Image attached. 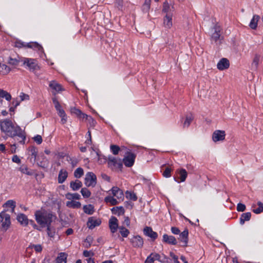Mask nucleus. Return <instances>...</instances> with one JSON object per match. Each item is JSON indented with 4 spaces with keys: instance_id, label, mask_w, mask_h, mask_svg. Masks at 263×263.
Wrapping results in <instances>:
<instances>
[{
    "instance_id": "f257e3e1",
    "label": "nucleus",
    "mask_w": 263,
    "mask_h": 263,
    "mask_svg": "<svg viewBox=\"0 0 263 263\" xmlns=\"http://www.w3.org/2000/svg\"><path fill=\"white\" fill-rule=\"evenodd\" d=\"M0 129L2 133L7 136L14 138L18 137L20 140V143L24 144L26 140V134L24 130L10 119H5L0 121Z\"/></svg>"
},
{
    "instance_id": "f03ea898",
    "label": "nucleus",
    "mask_w": 263,
    "mask_h": 263,
    "mask_svg": "<svg viewBox=\"0 0 263 263\" xmlns=\"http://www.w3.org/2000/svg\"><path fill=\"white\" fill-rule=\"evenodd\" d=\"M34 217L37 223L42 228L51 225L53 219L56 217L51 211L43 208L35 212Z\"/></svg>"
},
{
    "instance_id": "7ed1b4c3",
    "label": "nucleus",
    "mask_w": 263,
    "mask_h": 263,
    "mask_svg": "<svg viewBox=\"0 0 263 263\" xmlns=\"http://www.w3.org/2000/svg\"><path fill=\"white\" fill-rule=\"evenodd\" d=\"M23 65L34 73L40 69L37 60L34 59L24 58L23 59Z\"/></svg>"
},
{
    "instance_id": "20e7f679",
    "label": "nucleus",
    "mask_w": 263,
    "mask_h": 263,
    "mask_svg": "<svg viewBox=\"0 0 263 263\" xmlns=\"http://www.w3.org/2000/svg\"><path fill=\"white\" fill-rule=\"evenodd\" d=\"M0 222L2 223V230L4 232L7 231L11 225L10 215L5 212H2L0 213Z\"/></svg>"
},
{
    "instance_id": "39448f33",
    "label": "nucleus",
    "mask_w": 263,
    "mask_h": 263,
    "mask_svg": "<svg viewBox=\"0 0 263 263\" xmlns=\"http://www.w3.org/2000/svg\"><path fill=\"white\" fill-rule=\"evenodd\" d=\"M96 175L91 172H87L84 178V183L87 187H95L97 184Z\"/></svg>"
},
{
    "instance_id": "423d86ee",
    "label": "nucleus",
    "mask_w": 263,
    "mask_h": 263,
    "mask_svg": "<svg viewBox=\"0 0 263 263\" xmlns=\"http://www.w3.org/2000/svg\"><path fill=\"white\" fill-rule=\"evenodd\" d=\"M136 157V154L127 152L123 159V162L126 167H131L135 163Z\"/></svg>"
},
{
    "instance_id": "0eeeda50",
    "label": "nucleus",
    "mask_w": 263,
    "mask_h": 263,
    "mask_svg": "<svg viewBox=\"0 0 263 263\" xmlns=\"http://www.w3.org/2000/svg\"><path fill=\"white\" fill-rule=\"evenodd\" d=\"M108 165L112 169L118 168L120 170H121L123 166L121 160H118L112 156H109L108 157Z\"/></svg>"
},
{
    "instance_id": "6e6552de",
    "label": "nucleus",
    "mask_w": 263,
    "mask_h": 263,
    "mask_svg": "<svg viewBox=\"0 0 263 263\" xmlns=\"http://www.w3.org/2000/svg\"><path fill=\"white\" fill-rule=\"evenodd\" d=\"M187 176V173L184 168L177 170L176 171L175 175L174 176V180L180 183L185 181Z\"/></svg>"
},
{
    "instance_id": "1a4fd4ad",
    "label": "nucleus",
    "mask_w": 263,
    "mask_h": 263,
    "mask_svg": "<svg viewBox=\"0 0 263 263\" xmlns=\"http://www.w3.org/2000/svg\"><path fill=\"white\" fill-rule=\"evenodd\" d=\"M130 242L134 248H142L143 246V239L140 235L133 236L130 239Z\"/></svg>"
},
{
    "instance_id": "9d476101",
    "label": "nucleus",
    "mask_w": 263,
    "mask_h": 263,
    "mask_svg": "<svg viewBox=\"0 0 263 263\" xmlns=\"http://www.w3.org/2000/svg\"><path fill=\"white\" fill-rule=\"evenodd\" d=\"M189 231L187 229H184V230L179 234L178 240L181 243V246L183 247H185L187 246L189 240Z\"/></svg>"
},
{
    "instance_id": "9b49d317",
    "label": "nucleus",
    "mask_w": 263,
    "mask_h": 263,
    "mask_svg": "<svg viewBox=\"0 0 263 263\" xmlns=\"http://www.w3.org/2000/svg\"><path fill=\"white\" fill-rule=\"evenodd\" d=\"M71 112L72 114H75L80 119H86L89 121L91 120L92 122L95 121L91 116H88L87 115L83 113L79 109H78L76 107L71 108Z\"/></svg>"
},
{
    "instance_id": "f8f14e48",
    "label": "nucleus",
    "mask_w": 263,
    "mask_h": 263,
    "mask_svg": "<svg viewBox=\"0 0 263 263\" xmlns=\"http://www.w3.org/2000/svg\"><path fill=\"white\" fill-rule=\"evenodd\" d=\"M226 133L224 130H216L212 135V139L215 142L223 141L224 140Z\"/></svg>"
},
{
    "instance_id": "ddd939ff",
    "label": "nucleus",
    "mask_w": 263,
    "mask_h": 263,
    "mask_svg": "<svg viewBox=\"0 0 263 263\" xmlns=\"http://www.w3.org/2000/svg\"><path fill=\"white\" fill-rule=\"evenodd\" d=\"M143 234L145 236L150 237L153 241L156 240L158 237L157 233L154 231L150 227H145L143 229Z\"/></svg>"
},
{
    "instance_id": "4468645a",
    "label": "nucleus",
    "mask_w": 263,
    "mask_h": 263,
    "mask_svg": "<svg viewBox=\"0 0 263 263\" xmlns=\"http://www.w3.org/2000/svg\"><path fill=\"white\" fill-rule=\"evenodd\" d=\"M175 10L174 5H170L167 1H165L163 4L162 12L167 14L173 15V12Z\"/></svg>"
},
{
    "instance_id": "2eb2a0df",
    "label": "nucleus",
    "mask_w": 263,
    "mask_h": 263,
    "mask_svg": "<svg viewBox=\"0 0 263 263\" xmlns=\"http://www.w3.org/2000/svg\"><path fill=\"white\" fill-rule=\"evenodd\" d=\"M101 223V220L99 218L91 217L88 218L87 225L89 229H93L96 227L100 226Z\"/></svg>"
},
{
    "instance_id": "dca6fc26",
    "label": "nucleus",
    "mask_w": 263,
    "mask_h": 263,
    "mask_svg": "<svg viewBox=\"0 0 263 263\" xmlns=\"http://www.w3.org/2000/svg\"><path fill=\"white\" fill-rule=\"evenodd\" d=\"M109 227L110 231L112 233H115L119 228L118 220L117 218L114 216H111L109 220Z\"/></svg>"
},
{
    "instance_id": "f3484780",
    "label": "nucleus",
    "mask_w": 263,
    "mask_h": 263,
    "mask_svg": "<svg viewBox=\"0 0 263 263\" xmlns=\"http://www.w3.org/2000/svg\"><path fill=\"white\" fill-rule=\"evenodd\" d=\"M49 86L53 90L52 93L54 95H55L58 92L64 90L62 86L55 81H51Z\"/></svg>"
},
{
    "instance_id": "a211bd4d",
    "label": "nucleus",
    "mask_w": 263,
    "mask_h": 263,
    "mask_svg": "<svg viewBox=\"0 0 263 263\" xmlns=\"http://www.w3.org/2000/svg\"><path fill=\"white\" fill-rule=\"evenodd\" d=\"M213 29L214 32L212 34L211 39L216 42L218 40H220L221 29L220 26L217 25H215Z\"/></svg>"
},
{
    "instance_id": "6ab92c4d",
    "label": "nucleus",
    "mask_w": 263,
    "mask_h": 263,
    "mask_svg": "<svg viewBox=\"0 0 263 263\" xmlns=\"http://www.w3.org/2000/svg\"><path fill=\"white\" fill-rule=\"evenodd\" d=\"M230 66L229 61L226 58H222L217 64V68L220 70H223L228 69Z\"/></svg>"
},
{
    "instance_id": "aec40b11",
    "label": "nucleus",
    "mask_w": 263,
    "mask_h": 263,
    "mask_svg": "<svg viewBox=\"0 0 263 263\" xmlns=\"http://www.w3.org/2000/svg\"><path fill=\"white\" fill-rule=\"evenodd\" d=\"M162 241L163 242L172 245H176L177 243V241L176 238L173 235H168L164 234L162 236Z\"/></svg>"
},
{
    "instance_id": "412c9836",
    "label": "nucleus",
    "mask_w": 263,
    "mask_h": 263,
    "mask_svg": "<svg viewBox=\"0 0 263 263\" xmlns=\"http://www.w3.org/2000/svg\"><path fill=\"white\" fill-rule=\"evenodd\" d=\"M110 191L114 196L116 197L119 200H123L124 194L122 190L117 186H113Z\"/></svg>"
},
{
    "instance_id": "4be33fe9",
    "label": "nucleus",
    "mask_w": 263,
    "mask_h": 263,
    "mask_svg": "<svg viewBox=\"0 0 263 263\" xmlns=\"http://www.w3.org/2000/svg\"><path fill=\"white\" fill-rule=\"evenodd\" d=\"M68 172L65 169H61L59 171L58 177V181L60 184H62L65 181L68 177Z\"/></svg>"
},
{
    "instance_id": "5701e85b",
    "label": "nucleus",
    "mask_w": 263,
    "mask_h": 263,
    "mask_svg": "<svg viewBox=\"0 0 263 263\" xmlns=\"http://www.w3.org/2000/svg\"><path fill=\"white\" fill-rule=\"evenodd\" d=\"M17 220L23 226H27L29 224V219L27 216L23 213L18 214L16 217Z\"/></svg>"
},
{
    "instance_id": "b1692460",
    "label": "nucleus",
    "mask_w": 263,
    "mask_h": 263,
    "mask_svg": "<svg viewBox=\"0 0 263 263\" xmlns=\"http://www.w3.org/2000/svg\"><path fill=\"white\" fill-rule=\"evenodd\" d=\"M155 260L161 261L160 255L158 253H152L147 257L145 263H154Z\"/></svg>"
},
{
    "instance_id": "393cba45",
    "label": "nucleus",
    "mask_w": 263,
    "mask_h": 263,
    "mask_svg": "<svg viewBox=\"0 0 263 263\" xmlns=\"http://www.w3.org/2000/svg\"><path fill=\"white\" fill-rule=\"evenodd\" d=\"M24 58L20 57L17 56L16 58H13L12 57H9L8 60V63L9 65H11L13 66H17L19 65L20 62L23 63V59Z\"/></svg>"
},
{
    "instance_id": "a878e982",
    "label": "nucleus",
    "mask_w": 263,
    "mask_h": 263,
    "mask_svg": "<svg viewBox=\"0 0 263 263\" xmlns=\"http://www.w3.org/2000/svg\"><path fill=\"white\" fill-rule=\"evenodd\" d=\"M172 17L173 15L171 14H167L163 17V24L166 28L170 29L172 27Z\"/></svg>"
},
{
    "instance_id": "bb28decb",
    "label": "nucleus",
    "mask_w": 263,
    "mask_h": 263,
    "mask_svg": "<svg viewBox=\"0 0 263 263\" xmlns=\"http://www.w3.org/2000/svg\"><path fill=\"white\" fill-rule=\"evenodd\" d=\"M82 182L78 179L74 181H71L70 182V187L74 191L79 190L82 187Z\"/></svg>"
},
{
    "instance_id": "cd10ccee",
    "label": "nucleus",
    "mask_w": 263,
    "mask_h": 263,
    "mask_svg": "<svg viewBox=\"0 0 263 263\" xmlns=\"http://www.w3.org/2000/svg\"><path fill=\"white\" fill-rule=\"evenodd\" d=\"M260 16L258 15H254L250 22L249 27L252 29H256L257 27L258 22Z\"/></svg>"
},
{
    "instance_id": "c85d7f7f",
    "label": "nucleus",
    "mask_w": 263,
    "mask_h": 263,
    "mask_svg": "<svg viewBox=\"0 0 263 263\" xmlns=\"http://www.w3.org/2000/svg\"><path fill=\"white\" fill-rule=\"evenodd\" d=\"M67 256L68 255L66 253H60L56 259V263H66Z\"/></svg>"
},
{
    "instance_id": "c756f323",
    "label": "nucleus",
    "mask_w": 263,
    "mask_h": 263,
    "mask_svg": "<svg viewBox=\"0 0 263 263\" xmlns=\"http://www.w3.org/2000/svg\"><path fill=\"white\" fill-rule=\"evenodd\" d=\"M111 211L113 214L118 216L122 215L125 213L124 209L123 206H115L111 209Z\"/></svg>"
},
{
    "instance_id": "7c9ffc66",
    "label": "nucleus",
    "mask_w": 263,
    "mask_h": 263,
    "mask_svg": "<svg viewBox=\"0 0 263 263\" xmlns=\"http://www.w3.org/2000/svg\"><path fill=\"white\" fill-rule=\"evenodd\" d=\"M34 249L36 253H41L42 251L43 247L40 244H30V245L27 248L26 251H28L29 250Z\"/></svg>"
},
{
    "instance_id": "2f4dec72",
    "label": "nucleus",
    "mask_w": 263,
    "mask_h": 263,
    "mask_svg": "<svg viewBox=\"0 0 263 263\" xmlns=\"http://www.w3.org/2000/svg\"><path fill=\"white\" fill-rule=\"evenodd\" d=\"M52 100L54 105L55 108L58 111V115L60 114L61 111H64V110L62 109V106L56 97H53L52 98Z\"/></svg>"
},
{
    "instance_id": "473e14b6",
    "label": "nucleus",
    "mask_w": 263,
    "mask_h": 263,
    "mask_svg": "<svg viewBox=\"0 0 263 263\" xmlns=\"http://www.w3.org/2000/svg\"><path fill=\"white\" fill-rule=\"evenodd\" d=\"M10 70L11 69L9 67L5 64L0 63V74L6 75L10 71Z\"/></svg>"
},
{
    "instance_id": "72a5a7b5",
    "label": "nucleus",
    "mask_w": 263,
    "mask_h": 263,
    "mask_svg": "<svg viewBox=\"0 0 263 263\" xmlns=\"http://www.w3.org/2000/svg\"><path fill=\"white\" fill-rule=\"evenodd\" d=\"M66 206L70 208L79 209L81 207V204L79 201L71 200L66 202Z\"/></svg>"
},
{
    "instance_id": "f704fd0d",
    "label": "nucleus",
    "mask_w": 263,
    "mask_h": 263,
    "mask_svg": "<svg viewBox=\"0 0 263 263\" xmlns=\"http://www.w3.org/2000/svg\"><path fill=\"white\" fill-rule=\"evenodd\" d=\"M251 217V213L250 212H247L241 214L240 218V223L243 224L246 221L250 220Z\"/></svg>"
},
{
    "instance_id": "c9c22d12",
    "label": "nucleus",
    "mask_w": 263,
    "mask_h": 263,
    "mask_svg": "<svg viewBox=\"0 0 263 263\" xmlns=\"http://www.w3.org/2000/svg\"><path fill=\"white\" fill-rule=\"evenodd\" d=\"M26 46L27 48H33L34 49H36L38 51H42L43 50V48L42 47V46L41 45H39L36 42L27 43Z\"/></svg>"
},
{
    "instance_id": "e433bc0d",
    "label": "nucleus",
    "mask_w": 263,
    "mask_h": 263,
    "mask_svg": "<svg viewBox=\"0 0 263 263\" xmlns=\"http://www.w3.org/2000/svg\"><path fill=\"white\" fill-rule=\"evenodd\" d=\"M0 98L5 99L7 101H10L12 99L10 93L2 89H0Z\"/></svg>"
},
{
    "instance_id": "4c0bfd02",
    "label": "nucleus",
    "mask_w": 263,
    "mask_h": 263,
    "mask_svg": "<svg viewBox=\"0 0 263 263\" xmlns=\"http://www.w3.org/2000/svg\"><path fill=\"white\" fill-rule=\"evenodd\" d=\"M84 212L88 215H92L94 212V206L92 204H87L83 206Z\"/></svg>"
},
{
    "instance_id": "58836bf2",
    "label": "nucleus",
    "mask_w": 263,
    "mask_h": 263,
    "mask_svg": "<svg viewBox=\"0 0 263 263\" xmlns=\"http://www.w3.org/2000/svg\"><path fill=\"white\" fill-rule=\"evenodd\" d=\"M194 117L192 114H190L189 115H187L185 117V121L183 123V127H188L191 124V122L193 120Z\"/></svg>"
},
{
    "instance_id": "ea45409f",
    "label": "nucleus",
    "mask_w": 263,
    "mask_h": 263,
    "mask_svg": "<svg viewBox=\"0 0 263 263\" xmlns=\"http://www.w3.org/2000/svg\"><path fill=\"white\" fill-rule=\"evenodd\" d=\"M104 201L106 203H109L111 205H115L119 203V202L114 197L108 196L104 199Z\"/></svg>"
},
{
    "instance_id": "a19ab883",
    "label": "nucleus",
    "mask_w": 263,
    "mask_h": 263,
    "mask_svg": "<svg viewBox=\"0 0 263 263\" xmlns=\"http://www.w3.org/2000/svg\"><path fill=\"white\" fill-rule=\"evenodd\" d=\"M151 4V0H145L144 3L142 7V11L144 13L148 12Z\"/></svg>"
},
{
    "instance_id": "79ce46f5",
    "label": "nucleus",
    "mask_w": 263,
    "mask_h": 263,
    "mask_svg": "<svg viewBox=\"0 0 263 263\" xmlns=\"http://www.w3.org/2000/svg\"><path fill=\"white\" fill-rule=\"evenodd\" d=\"M260 55L257 54L255 55L253 60V62H252V68H253L254 69H257L258 64H259V62L260 60Z\"/></svg>"
},
{
    "instance_id": "37998d69",
    "label": "nucleus",
    "mask_w": 263,
    "mask_h": 263,
    "mask_svg": "<svg viewBox=\"0 0 263 263\" xmlns=\"http://www.w3.org/2000/svg\"><path fill=\"white\" fill-rule=\"evenodd\" d=\"M119 232L123 237H127L129 234V231L123 226L119 227Z\"/></svg>"
},
{
    "instance_id": "c03bdc74",
    "label": "nucleus",
    "mask_w": 263,
    "mask_h": 263,
    "mask_svg": "<svg viewBox=\"0 0 263 263\" xmlns=\"http://www.w3.org/2000/svg\"><path fill=\"white\" fill-rule=\"evenodd\" d=\"M3 206L6 208H10L13 211H14L16 206V202L13 200H9L4 203Z\"/></svg>"
},
{
    "instance_id": "a18cd8bd",
    "label": "nucleus",
    "mask_w": 263,
    "mask_h": 263,
    "mask_svg": "<svg viewBox=\"0 0 263 263\" xmlns=\"http://www.w3.org/2000/svg\"><path fill=\"white\" fill-rule=\"evenodd\" d=\"M84 175V171L82 167L77 168L74 172V176L76 178H80Z\"/></svg>"
},
{
    "instance_id": "49530a36",
    "label": "nucleus",
    "mask_w": 263,
    "mask_h": 263,
    "mask_svg": "<svg viewBox=\"0 0 263 263\" xmlns=\"http://www.w3.org/2000/svg\"><path fill=\"white\" fill-rule=\"evenodd\" d=\"M51 225L46 226L47 235L50 238H53L55 235V231L53 228H51Z\"/></svg>"
},
{
    "instance_id": "de8ad7c7",
    "label": "nucleus",
    "mask_w": 263,
    "mask_h": 263,
    "mask_svg": "<svg viewBox=\"0 0 263 263\" xmlns=\"http://www.w3.org/2000/svg\"><path fill=\"white\" fill-rule=\"evenodd\" d=\"M66 197L68 199H77L79 200L81 198V196L78 193H68L66 194Z\"/></svg>"
},
{
    "instance_id": "09e8293b",
    "label": "nucleus",
    "mask_w": 263,
    "mask_h": 263,
    "mask_svg": "<svg viewBox=\"0 0 263 263\" xmlns=\"http://www.w3.org/2000/svg\"><path fill=\"white\" fill-rule=\"evenodd\" d=\"M126 197L127 199L133 201H136L138 199L136 194L132 192L127 191L126 192Z\"/></svg>"
},
{
    "instance_id": "8fccbe9b",
    "label": "nucleus",
    "mask_w": 263,
    "mask_h": 263,
    "mask_svg": "<svg viewBox=\"0 0 263 263\" xmlns=\"http://www.w3.org/2000/svg\"><path fill=\"white\" fill-rule=\"evenodd\" d=\"M28 151L30 153V155L32 156V158H34V160H35L38 152L37 148L32 146L29 147Z\"/></svg>"
},
{
    "instance_id": "3c124183",
    "label": "nucleus",
    "mask_w": 263,
    "mask_h": 263,
    "mask_svg": "<svg viewBox=\"0 0 263 263\" xmlns=\"http://www.w3.org/2000/svg\"><path fill=\"white\" fill-rule=\"evenodd\" d=\"M172 170V168L170 166L165 167L162 173L163 176L165 178L170 177Z\"/></svg>"
},
{
    "instance_id": "603ef678",
    "label": "nucleus",
    "mask_w": 263,
    "mask_h": 263,
    "mask_svg": "<svg viewBox=\"0 0 263 263\" xmlns=\"http://www.w3.org/2000/svg\"><path fill=\"white\" fill-rule=\"evenodd\" d=\"M20 171L23 174L28 175H32L33 173L29 171L28 167L26 165H22L20 168Z\"/></svg>"
},
{
    "instance_id": "864d4df0",
    "label": "nucleus",
    "mask_w": 263,
    "mask_h": 263,
    "mask_svg": "<svg viewBox=\"0 0 263 263\" xmlns=\"http://www.w3.org/2000/svg\"><path fill=\"white\" fill-rule=\"evenodd\" d=\"M81 193L85 198H88L91 196L90 191L86 187L82 188Z\"/></svg>"
},
{
    "instance_id": "5fc2aeb1",
    "label": "nucleus",
    "mask_w": 263,
    "mask_h": 263,
    "mask_svg": "<svg viewBox=\"0 0 263 263\" xmlns=\"http://www.w3.org/2000/svg\"><path fill=\"white\" fill-rule=\"evenodd\" d=\"M110 148L112 153L115 155L118 154L120 150V147L116 145H111Z\"/></svg>"
},
{
    "instance_id": "6e6d98bb",
    "label": "nucleus",
    "mask_w": 263,
    "mask_h": 263,
    "mask_svg": "<svg viewBox=\"0 0 263 263\" xmlns=\"http://www.w3.org/2000/svg\"><path fill=\"white\" fill-rule=\"evenodd\" d=\"M258 207L253 210V212L255 214H260L263 211V204L261 202H258Z\"/></svg>"
},
{
    "instance_id": "4d7b16f0",
    "label": "nucleus",
    "mask_w": 263,
    "mask_h": 263,
    "mask_svg": "<svg viewBox=\"0 0 263 263\" xmlns=\"http://www.w3.org/2000/svg\"><path fill=\"white\" fill-rule=\"evenodd\" d=\"M59 116L61 118V122L62 124H65L67 122V116L64 111L60 112V114Z\"/></svg>"
},
{
    "instance_id": "13d9d810",
    "label": "nucleus",
    "mask_w": 263,
    "mask_h": 263,
    "mask_svg": "<svg viewBox=\"0 0 263 263\" xmlns=\"http://www.w3.org/2000/svg\"><path fill=\"white\" fill-rule=\"evenodd\" d=\"M246 207L244 204L239 203L237 205V211L238 212H243L246 210Z\"/></svg>"
},
{
    "instance_id": "bf43d9fd",
    "label": "nucleus",
    "mask_w": 263,
    "mask_h": 263,
    "mask_svg": "<svg viewBox=\"0 0 263 263\" xmlns=\"http://www.w3.org/2000/svg\"><path fill=\"white\" fill-rule=\"evenodd\" d=\"M47 160H44L43 161H39V162H37V165L39 166H40L42 168H46L47 167Z\"/></svg>"
},
{
    "instance_id": "052dcab7",
    "label": "nucleus",
    "mask_w": 263,
    "mask_h": 263,
    "mask_svg": "<svg viewBox=\"0 0 263 263\" xmlns=\"http://www.w3.org/2000/svg\"><path fill=\"white\" fill-rule=\"evenodd\" d=\"M34 141L37 144H40L42 143L43 140L41 136L37 135L33 138Z\"/></svg>"
},
{
    "instance_id": "680f3d73",
    "label": "nucleus",
    "mask_w": 263,
    "mask_h": 263,
    "mask_svg": "<svg viewBox=\"0 0 263 263\" xmlns=\"http://www.w3.org/2000/svg\"><path fill=\"white\" fill-rule=\"evenodd\" d=\"M26 44H27V43H24L20 41H16L15 42V47L19 48H22V47H27Z\"/></svg>"
},
{
    "instance_id": "e2e57ef3",
    "label": "nucleus",
    "mask_w": 263,
    "mask_h": 263,
    "mask_svg": "<svg viewBox=\"0 0 263 263\" xmlns=\"http://www.w3.org/2000/svg\"><path fill=\"white\" fill-rule=\"evenodd\" d=\"M115 4L119 9H121L122 8L123 0H116Z\"/></svg>"
},
{
    "instance_id": "0e129e2a",
    "label": "nucleus",
    "mask_w": 263,
    "mask_h": 263,
    "mask_svg": "<svg viewBox=\"0 0 263 263\" xmlns=\"http://www.w3.org/2000/svg\"><path fill=\"white\" fill-rule=\"evenodd\" d=\"M171 230L172 233L175 235L179 234L180 233V230L177 227H172L171 229Z\"/></svg>"
},
{
    "instance_id": "69168bd1",
    "label": "nucleus",
    "mask_w": 263,
    "mask_h": 263,
    "mask_svg": "<svg viewBox=\"0 0 263 263\" xmlns=\"http://www.w3.org/2000/svg\"><path fill=\"white\" fill-rule=\"evenodd\" d=\"M83 255L84 257H88L93 256L94 255V254L92 252L87 251V250H84L83 251Z\"/></svg>"
},
{
    "instance_id": "338daca9",
    "label": "nucleus",
    "mask_w": 263,
    "mask_h": 263,
    "mask_svg": "<svg viewBox=\"0 0 263 263\" xmlns=\"http://www.w3.org/2000/svg\"><path fill=\"white\" fill-rule=\"evenodd\" d=\"M20 97L21 98V101L29 99V96L28 95L25 94L23 92L21 93Z\"/></svg>"
},
{
    "instance_id": "774afa93",
    "label": "nucleus",
    "mask_w": 263,
    "mask_h": 263,
    "mask_svg": "<svg viewBox=\"0 0 263 263\" xmlns=\"http://www.w3.org/2000/svg\"><path fill=\"white\" fill-rule=\"evenodd\" d=\"M21 101H19L17 99H13L11 102V104L14 107H17L20 104Z\"/></svg>"
}]
</instances>
